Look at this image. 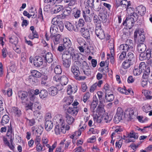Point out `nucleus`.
I'll list each match as a JSON object with an SVG mask.
<instances>
[{
	"label": "nucleus",
	"mask_w": 152,
	"mask_h": 152,
	"mask_svg": "<svg viewBox=\"0 0 152 152\" xmlns=\"http://www.w3.org/2000/svg\"><path fill=\"white\" fill-rule=\"evenodd\" d=\"M126 59L134 64L135 58L133 54L131 52L129 53L126 56Z\"/></svg>",
	"instance_id": "obj_28"
},
{
	"label": "nucleus",
	"mask_w": 152,
	"mask_h": 152,
	"mask_svg": "<svg viewBox=\"0 0 152 152\" xmlns=\"http://www.w3.org/2000/svg\"><path fill=\"white\" fill-rule=\"evenodd\" d=\"M123 111L122 109L120 107H118L117 109V112L115 115L122 118V117L123 116Z\"/></svg>",
	"instance_id": "obj_53"
},
{
	"label": "nucleus",
	"mask_w": 152,
	"mask_h": 152,
	"mask_svg": "<svg viewBox=\"0 0 152 152\" xmlns=\"http://www.w3.org/2000/svg\"><path fill=\"white\" fill-rule=\"evenodd\" d=\"M82 69L85 75H88L90 74L91 69L87 62L85 61H83L82 63Z\"/></svg>",
	"instance_id": "obj_10"
},
{
	"label": "nucleus",
	"mask_w": 152,
	"mask_h": 152,
	"mask_svg": "<svg viewBox=\"0 0 152 152\" xmlns=\"http://www.w3.org/2000/svg\"><path fill=\"white\" fill-rule=\"evenodd\" d=\"M73 11V15L75 18H78L80 17L81 14L80 10L74 8Z\"/></svg>",
	"instance_id": "obj_40"
},
{
	"label": "nucleus",
	"mask_w": 152,
	"mask_h": 152,
	"mask_svg": "<svg viewBox=\"0 0 152 152\" xmlns=\"http://www.w3.org/2000/svg\"><path fill=\"white\" fill-rule=\"evenodd\" d=\"M100 115L99 116L97 115H94V119L95 121H96L97 122L100 123L101 122L102 120L101 118V116L100 117Z\"/></svg>",
	"instance_id": "obj_54"
},
{
	"label": "nucleus",
	"mask_w": 152,
	"mask_h": 152,
	"mask_svg": "<svg viewBox=\"0 0 152 152\" xmlns=\"http://www.w3.org/2000/svg\"><path fill=\"white\" fill-rule=\"evenodd\" d=\"M65 26L69 31H72L74 29V26L69 22H66L65 24Z\"/></svg>",
	"instance_id": "obj_48"
},
{
	"label": "nucleus",
	"mask_w": 152,
	"mask_h": 152,
	"mask_svg": "<svg viewBox=\"0 0 152 152\" xmlns=\"http://www.w3.org/2000/svg\"><path fill=\"white\" fill-rule=\"evenodd\" d=\"M80 32L82 36L87 39H90V34L88 30L84 28H81Z\"/></svg>",
	"instance_id": "obj_14"
},
{
	"label": "nucleus",
	"mask_w": 152,
	"mask_h": 152,
	"mask_svg": "<svg viewBox=\"0 0 152 152\" xmlns=\"http://www.w3.org/2000/svg\"><path fill=\"white\" fill-rule=\"evenodd\" d=\"M135 21V20L133 19L132 16L129 15L127 17L124 24L127 26L129 28H131L133 26Z\"/></svg>",
	"instance_id": "obj_7"
},
{
	"label": "nucleus",
	"mask_w": 152,
	"mask_h": 152,
	"mask_svg": "<svg viewBox=\"0 0 152 152\" xmlns=\"http://www.w3.org/2000/svg\"><path fill=\"white\" fill-rule=\"evenodd\" d=\"M77 64L76 62H74L73 65L71 67V71L75 78L79 80V76L80 75V72L79 67L77 65Z\"/></svg>",
	"instance_id": "obj_4"
},
{
	"label": "nucleus",
	"mask_w": 152,
	"mask_h": 152,
	"mask_svg": "<svg viewBox=\"0 0 152 152\" xmlns=\"http://www.w3.org/2000/svg\"><path fill=\"white\" fill-rule=\"evenodd\" d=\"M34 115L38 118V120L39 119H41L42 117V114L40 112L38 111L37 110L34 111Z\"/></svg>",
	"instance_id": "obj_64"
},
{
	"label": "nucleus",
	"mask_w": 152,
	"mask_h": 152,
	"mask_svg": "<svg viewBox=\"0 0 152 152\" xmlns=\"http://www.w3.org/2000/svg\"><path fill=\"white\" fill-rule=\"evenodd\" d=\"M94 23L96 24V26H101V25L100 24L101 21L99 17H98L97 16H94Z\"/></svg>",
	"instance_id": "obj_60"
},
{
	"label": "nucleus",
	"mask_w": 152,
	"mask_h": 152,
	"mask_svg": "<svg viewBox=\"0 0 152 152\" xmlns=\"http://www.w3.org/2000/svg\"><path fill=\"white\" fill-rule=\"evenodd\" d=\"M33 109L34 110H40L41 108V106L40 103L38 102H35L33 103Z\"/></svg>",
	"instance_id": "obj_49"
},
{
	"label": "nucleus",
	"mask_w": 152,
	"mask_h": 152,
	"mask_svg": "<svg viewBox=\"0 0 152 152\" xmlns=\"http://www.w3.org/2000/svg\"><path fill=\"white\" fill-rule=\"evenodd\" d=\"M60 83L62 85H66L68 83V78L65 76H63L61 77L60 80Z\"/></svg>",
	"instance_id": "obj_38"
},
{
	"label": "nucleus",
	"mask_w": 152,
	"mask_h": 152,
	"mask_svg": "<svg viewBox=\"0 0 152 152\" xmlns=\"http://www.w3.org/2000/svg\"><path fill=\"white\" fill-rule=\"evenodd\" d=\"M94 0H87V1L85 3V4L87 7H92L94 5Z\"/></svg>",
	"instance_id": "obj_57"
},
{
	"label": "nucleus",
	"mask_w": 152,
	"mask_h": 152,
	"mask_svg": "<svg viewBox=\"0 0 152 152\" xmlns=\"http://www.w3.org/2000/svg\"><path fill=\"white\" fill-rule=\"evenodd\" d=\"M120 2L121 6L126 8L127 11H128V10L130 8L132 9V8L130 7V1H128L126 0H123Z\"/></svg>",
	"instance_id": "obj_21"
},
{
	"label": "nucleus",
	"mask_w": 152,
	"mask_h": 152,
	"mask_svg": "<svg viewBox=\"0 0 152 152\" xmlns=\"http://www.w3.org/2000/svg\"><path fill=\"white\" fill-rule=\"evenodd\" d=\"M33 103L30 102L29 103L27 104L26 106V110H31L33 111Z\"/></svg>",
	"instance_id": "obj_62"
},
{
	"label": "nucleus",
	"mask_w": 152,
	"mask_h": 152,
	"mask_svg": "<svg viewBox=\"0 0 152 152\" xmlns=\"http://www.w3.org/2000/svg\"><path fill=\"white\" fill-rule=\"evenodd\" d=\"M143 105L142 107L143 111L146 113L149 112L148 115L149 116L152 115V111H150L152 109V106L148 103H145L143 104Z\"/></svg>",
	"instance_id": "obj_12"
},
{
	"label": "nucleus",
	"mask_w": 152,
	"mask_h": 152,
	"mask_svg": "<svg viewBox=\"0 0 152 152\" xmlns=\"http://www.w3.org/2000/svg\"><path fill=\"white\" fill-rule=\"evenodd\" d=\"M139 69L142 72H143L146 68V64L144 62H141L139 64Z\"/></svg>",
	"instance_id": "obj_63"
},
{
	"label": "nucleus",
	"mask_w": 152,
	"mask_h": 152,
	"mask_svg": "<svg viewBox=\"0 0 152 152\" xmlns=\"http://www.w3.org/2000/svg\"><path fill=\"white\" fill-rule=\"evenodd\" d=\"M70 54L71 56H72V61H74V62H76L77 64H79V62L78 61V60L79 58V54L77 53H75L74 52H72Z\"/></svg>",
	"instance_id": "obj_27"
},
{
	"label": "nucleus",
	"mask_w": 152,
	"mask_h": 152,
	"mask_svg": "<svg viewBox=\"0 0 152 152\" xmlns=\"http://www.w3.org/2000/svg\"><path fill=\"white\" fill-rule=\"evenodd\" d=\"M95 33L97 36L100 39H102L105 38V35L103 30L101 28V26H96Z\"/></svg>",
	"instance_id": "obj_6"
},
{
	"label": "nucleus",
	"mask_w": 152,
	"mask_h": 152,
	"mask_svg": "<svg viewBox=\"0 0 152 152\" xmlns=\"http://www.w3.org/2000/svg\"><path fill=\"white\" fill-rule=\"evenodd\" d=\"M127 137L129 138L128 142H134L138 137L137 134L133 131H132L130 133L127 134Z\"/></svg>",
	"instance_id": "obj_9"
},
{
	"label": "nucleus",
	"mask_w": 152,
	"mask_h": 152,
	"mask_svg": "<svg viewBox=\"0 0 152 152\" xmlns=\"http://www.w3.org/2000/svg\"><path fill=\"white\" fill-rule=\"evenodd\" d=\"M43 61V60L41 57L36 56L34 59V64L37 67H39L42 65Z\"/></svg>",
	"instance_id": "obj_11"
},
{
	"label": "nucleus",
	"mask_w": 152,
	"mask_h": 152,
	"mask_svg": "<svg viewBox=\"0 0 152 152\" xmlns=\"http://www.w3.org/2000/svg\"><path fill=\"white\" fill-rule=\"evenodd\" d=\"M9 120V116L7 115H4L2 117L1 123L3 125L4 124H6L8 123Z\"/></svg>",
	"instance_id": "obj_44"
},
{
	"label": "nucleus",
	"mask_w": 152,
	"mask_h": 152,
	"mask_svg": "<svg viewBox=\"0 0 152 152\" xmlns=\"http://www.w3.org/2000/svg\"><path fill=\"white\" fill-rule=\"evenodd\" d=\"M11 112L16 117H20L22 115V112L21 110L16 107H13Z\"/></svg>",
	"instance_id": "obj_18"
},
{
	"label": "nucleus",
	"mask_w": 152,
	"mask_h": 152,
	"mask_svg": "<svg viewBox=\"0 0 152 152\" xmlns=\"http://www.w3.org/2000/svg\"><path fill=\"white\" fill-rule=\"evenodd\" d=\"M50 94L52 96H54L57 94L58 92L57 88L54 86H51L48 89Z\"/></svg>",
	"instance_id": "obj_26"
},
{
	"label": "nucleus",
	"mask_w": 152,
	"mask_h": 152,
	"mask_svg": "<svg viewBox=\"0 0 152 152\" xmlns=\"http://www.w3.org/2000/svg\"><path fill=\"white\" fill-rule=\"evenodd\" d=\"M142 93L145 96L147 99H152V96H151V92L150 91L143 90L142 91Z\"/></svg>",
	"instance_id": "obj_32"
},
{
	"label": "nucleus",
	"mask_w": 152,
	"mask_h": 152,
	"mask_svg": "<svg viewBox=\"0 0 152 152\" xmlns=\"http://www.w3.org/2000/svg\"><path fill=\"white\" fill-rule=\"evenodd\" d=\"M104 106L99 105L97 107V111L98 112L99 115H101L105 113V110L104 108Z\"/></svg>",
	"instance_id": "obj_45"
},
{
	"label": "nucleus",
	"mask_w": 152,
	"mask_h": 152,
	"mask_svg": "<svg viewBox=\"0 0 152 152\" xmlns=\"http://www.w3.org/2000/svg\"><path fill=\"white\" fill-rule=\"evenodd\" d=\"M65 120L67 124L72 125L74 122L75 119L69 114H66L65 116Z\"/></svg>",
	"instance_id": "obj_23"
},
{
	"label": "nucleus",
	"mask_w": 152,
	"mask_h": 152,
	"mask_svg": "<svg viewBox=\"0 0 152 152\" xmlns=\"http://www.w3.org/2000/svg\"><path fill=\"white\" fill-rule=\"evenodd\" d=\"M61 35L60 34L54 35L51 37L52 39L54 45H57L60 43Z\"/></svg>",
	"instance_id": "obj_22"
},
{
	"label": "nucleus",
	"mask_w": 152,
	"mask_h": 152,
	"mask_svg": "<svg viewBox=\"0 0 152 152\" xmlns=\"http://www.w3.org/2000/svg\"><path fill=\"white\" fill-rule=\"evenodd\" d=\"M126 53L125 51H123L119 56L118 60L120 61H122L126 58Z\"/></svg>",
	"instance_id": "obj_58"
},
{
	"label": "nucleus",
	"mask_w": 152,
	"mask_h": 152,
	"mask_svg": "<svg viewBox=\"0 0 152 152\" xmlns=\"http://www.w3.org/2000/svg\"><path fill=\"white\" fill-rule=\"evenodd\" d=\"M48 95V93L45 90H42L39 92V96L42 99L46 97Z\"/></svg>",
	"instance_id": "obj_42"
},
{
	"label": "nucleus",
	"mask_w": 152,
	"mask_h": 152,
	"mask_svg": "<svg viewBox=\"0 0 152 152\" xmlns=\"http://www.w3.org/2000/svg\"><path fill=\"white\" fill-rule=\"evenodd\" d=\"M146 49V46L144 43L138 44L137 45V50L139 53L144 52Z\"/></svg>",
	"instance_id": "obj_25"
},
{
	"label": "nucleus",
	"mask_w": 152,
	"mask_h": 152,
	"mask_svg": "<svg viewBox=\"0 0 152 152\" xmlns=\"http://www.w3.org/2000/svg\"><path fill=\"white\" fill-rule=\"evenodd\" d=\"M134 112L133 110L131 108H128L125 111L124 117L126 118L131 120L134 117Z\"/></svg>",
	"instance_id": "obj_8"
},
{
	"label": "nucleus",
	"mask_w": 152,
	"mask_h": 152,
	"mask_svg": "<svg viewBox=\"0 0 152 152\" xmlns=\"http://www.w3.org/2000/svg\"><path fill=\"white\" fill-rule=\"evenodd\" d=\"M64 46L66 48H70L71 45V42L68 38H65L63 39Z\"/></svg>",
	"instance_id": "obj_34"
},
{
	"label": "nucleus",
	"mask_w": 152,
	"mask_h": 152,
	"mask_svg": "<svg viewBox=\"0 0 152 152\" xmlns=\"http://www.w3.org/2000/svg\"><path fill=\"white\" fill-rule=\"evenodd\" d=\"M36 145V148L37 151L39 152H41L44 150V149H43V146H42L40 143L37 144Z\"/></svg>",
	"instance_id": "obj_59"
},
{
	"label": "nucleus",
	"mask_w": 152,
	"mask_h": 152,
	"mask_svg": "<svg viewBox=\"0 0 152 152\" xmlns=\"http://www.w3.org/2000/svg\"><path fill=\"white\" fill-rule=\"evenodd\" d=\"M78 109L75 107H69L67 109V112L73 116H76L77 114Z\"/></svg>",
	"instance_id": "obj_17"
},
{
	"label": "nucleus",
	"mask_w": 152,
	"mask_h": 152,
	"mask_svg": "<svg viewBox=\"0 0 152 152\" xmlns=\"http://www.w3.org/2000/svg\"><path fill=\"white\" fill-rule=\"evenodd\" d=\"M63 8V7L62 5H54L52 9L51 12L53 13H57L61 11Z\"/></svg>",
	"instance_id": "obj_20"
},
{
	"label": "nucleus",
	"mask_w": 152,
	"mask_h": 152,
	"mask_svg": "<svg viewBox=\"0 0 152 152\" xmlns=\"http://www.w3.org/2000/svg\"><path fill=\"white\" fill-rule=\"evenodd\" d=\"M58 29L55 25L53 24L50 27V32L52 35H54L57 32Z\"/></svg>",
	"instance_id": "obj_39"
},
{
	"label": "nucleus",
	"mask_w": 152,
	"mask_h": 152,
	"mask_svg": "<svg viewBox=\"0 0 152 152\" xmlns=\"http://www.w3.org/2000/svg\"><path fill=\"white\" fill-rule=\"evenodd\" d=\"M18 96L22 103H26L27 100L28 95L27 92L24 91H19L18 93Z\"/></svg>",
	"instance_id": "obj_5"
},
{
	"label": "nucleus",
	"mask_w": 152,
	"mask_h": 152,
	"mask_svg": "<svg viewBox=\"0 0 152 152\" xmlns=\"http://www.w3.org/2000/svg\"><path fill=\"white\" fill-rule=\"evenodd\" d=\"M71 9L69 7H67L65 10L64 11L62 14L61 15H58V16H60L61 17H64V18H65L66 16H67L69 15L71 12Z\"/></svg>",
	"instance_id": "obj_33"
},
{
	"label": "nucleus",
	"mask_w": 152,
	"mask_h": 152,
	"mask_svg": "<svg viewBox=\"0 0 152 152\" xmlns=\"http://www.w3.org/2000/svg\"><path fill=\"white\" fill-rule=\"evenodd\" d=\"M31 75H30L29 77V78L30 79V81L31 80L33 81L32 79L33 78H39L41 76V73L39 72L36 70H33L31 72Z\"/></svg>",
	"instance_id": "obj_15"
},
{
	"label": "nucleus",
	"mask_w": 152,
	"mask_h": 152,
	"mask_svg": "<svg viewBox=\"0 0 152 152\" xmlns=\"http://www.w3.org/2000/svg\"><path fill=\"white\" fill-rule=\"evenodd\" d=\"M64 17H62L60 16H57L56 17L53 18L52 20V24L57 26L61 31L62 32L64 28V24L61 20L62 19L64 18Z\"/></svg>",
	"instance_id": "obj_3"
},
{
	"label": "nucleus",
	"mask_w": 152,
	"mask_h": 152,
	"mask_svg": "<svg viewBox=\"0 0 152 152\" xmlns=\"http://www.w3.org/2000/svg\"><path fill=\"white\" fill-rule=\"evenodd\" d=\"M92 8H93L96 11H99L101 8V3L99 2H95Z\"/></svg>",
	"instance_id": "obj_43"
},
{
	"label": "nucleus",
	"mask_w": 152,
	"mask_h": 152,
	"mask_svg": "<svg viewBox=\"0 0 152 152\" xmlns=\"http://www.w3.org/2000/svg\"><path fill=\"white\" fill-rule=\"evenodd\" d=\"M104 90L106 93H110L111 92L109 86L108 84L106 83L105 84L104 87Z\"/></svg>",
	"instance_id": "obj_61"
},
{
	"label": "nucleus",
	"mask_w": 152,
	"mask_h": 152,
	"mask_svg": "<svg viewBox=\"0 0 152 152\" xmlns=\"http://www.w3.org/2000/svg\"><path fill=\"white\" fill-rule=\"evenodd\" d=\"M140 53L139 57L140 60H143L146 59H149V58H148V54L147 51L146 53H145L144 52Z\"/></svg>",
	"instance_id": "obj_41"
},
{
	"label": "nucleus",
	"mask_w": 152,
	"mask_h": 152,
	"mask_svg": "<svg viewBox=\"0 0 152 152\" xmlns=\"http://www.w3.org/2000/svg\"><path fill=\"white\" fill-rule=\"evenodd\" d=\"M48 77L44 75L41 78V84L43 86H49L48 82L47 81Z\"/></svg>",
	"instance_id": "obj_37"
},
{
	"label": "nucleus",
	"mask_w": 152,
	"mask_h": 152,
	"mask_svg": "<svg viewBox=\"0 0 152 152\" xmlns=\"http://www.w3.org/2000/svg\"><path fill=\"white\" fill-rule=\"evenodd\" d=\"M14 39L16 41L13 42L12 41L13 39H12V38H10V42H11L12 43H14L12 46L13 49L17 53H20L21 51L19 46L16 45V44L18 43L17 38L15 37Z\"/></svg>",
	"instance_id": "obj_13"
},
{
	"label": "nucleus",
	"mask_w": 152,
	"mask_h": 152,
	"mask_svg": "<svg viewBox=\"0 0 152 152\" xmlns=\"http://www.w3.org/2000/svg\"><path fill=\"white\" fill-rule=\"evenodd\" d=\"M65 3H68V6H72L75 5L77 2V0H62Z\"/></svg>",
	"instance_id": "obj_51"
},
{
	"label": "nucleus",
	"mask_w": 152,
	"mask_h": 152,
	"mask_svg": "<svg viewBox=\"0 0 152 152\" xmlns=\"http://www.w3.org/2000/svg\"><path fill=\"white\" fill-rule=\"evenodd\" d=\"M58 123V124L56 125L55 128L56 134L57 135L59 134L61 132L63 133H65L66 130H68L69 129H67V125H66L62 118L61 117L59 119Z\"/></svg>",
	"instance_id": "obj_1"
},
{
	"label": "nucleus",
	"mask_w": 152,
	"mask_h": 152,
	"mask_svg": "<svg viewBox=\"0 0 152 152\" xmlns=\"http://www.w3.org/2000/svg\"><path fill=\"white\" fill-rule=\"evenodd\" d=\"M120 49L121 50H124L126 52L128 51L130 48L129 46L126 44H123L120 46Z\"/></svg>",
	"instance_id": "obj_47"
},
{
	"label": "nucleus",
	"mask_w": 152,
	"mask_h": 152,
	"mask_svg": "<svg viewBox=\"0 0 152 152\" xmlns=\"http://www.w3.org/2000/svg\"><path fill=\"white\" fill-rule=\"evenodd\" d=\"M133 64V63L126 59L122 63V67L125 69H127L129 68Z\"/></svg>",
	"instance_id": "obj_29"
},
{
	"label": "nucleus",
	"mask_w": 152,
	"mask_h": 152,
	"mask_svg": "<svg viewBox=\"0 0 152 152\" xmlns=\"http://www.w3.org/2000/svg\"><path fill=\"white\" fill-rule=\"evenodd\" d=\"M62 58L63 66L66 68H69L71 64V56L69 52L64 53L62 55Z\"/></svg>",
	"instance_id": "obj_2"
},
{
	"label": "nucleus",
	"mask_w": 152,
	"mask_h": 152,
	"mask_svg": "<svg viewBox=\"0 0 152 152\" xmlns=\"http://www.w3.org/2000/svg\"><path fill=\"white\" fill-rule=\"evenodd\" d=\"M64 144V142L61 141L60 143V145L56 148L55 152H64V150L62 148Z\"/></svg>",
	"instance_id": "obj_50"
},
{
	"label": "nucleus",
	"mask_w": 152,
	"mask_h": 152,
	"mask_svg": "<svg viewBox=\"0 0 152 152\" xmlns=\"http://www.w3.org/2000/svg\"><path fill=\"white\" fill-rule=\"evenodd\" d=\"M53 126V123L52 121H45V128L48 131H50Z\"/></svg>",
	"instance_id": "obj_30"
},
{
	"label": "nucleus",
	"mask_w": 152,
	"mask_h": 152,
	"mask_svg": "<svg viewBox=\"0 0 152 152\" xmlns=\"http://www.w3.org/2000/svg\"><path fill=\"white\" fill-rule=\"evenodd\" d=\"M142 72H143L139 68L138 66H134L133 72V74L135 76L139 75L142 73Z\"/></svg>",
	"instance_id": "obj_35"
},
{
	"label": "nucleus",
	"mask_w": 152,
	"mask_h": 152,
	"mask_svg": "<svg viewBox=\"0 0 152 152\" xmlns=\"http://www.w3.org/2000/svg\"><path fill=\"white\" fill-rule=\"evenodd\" d=\"M105 98L107 101L108 102H111L114 100V96L113 94L106 93Z\"/></svg>",
	"instance_id": "obj_36"
},
{
	"label": "nucleus",
	"mask_w": 152,
	"mask_h": 152,
	"mask_svg": "<svg viewBox=\"0 0 152 152\" xmlns=\"http://www.w3.org/2000/svg\"><path fill=\"white\" fill-rule=\"evenodd\" d=\"M101 118L102 121L106 123H109L112 120V117L110 115H108V114L105 113L101 116Z\"/></svg>",
	"instance_id": "obj_16"
},
{
	"label": "nucleus",
	"mask_w": 152,
	"mask_h": 152,
	"mask_svg": "<svg viewBox=\"0 0 152 152\" xmlns=\"http://www.w3.org/2000/svg\"><path fill=\"white\" fill-rule=\"evenodd\" d=\"M43 56L45 58L46 62L50 63L53 61V56L50 53L48 52L45 55H44Z\"/></svg>",
	"instance_id": "obj_24"
},
{
	"label": "nucleus",
	"mask_w": 152,
	"mask_h": 152,
	"mask_svg": "<svg viewBox=\"0 0 152 152\" xmlns=\"http://www.w3.org/2000/svg\"><path fill=\"white\" fill-rule=\"evenodd\" d=\"M77 90L76 86L75 87H72V86L69 85L68 86L67 92L68 94H70L72 93H75Z\"/></svg>",
	"instance_id": "obj_31"
},
{
	"label": "nucleus",
	"mask_w": 152,
	"mask_h": 152,
	"mask_svg": "<svg viewBox=\"0 0 152 152\" xmlns=\"http://www.w3.org/2000/svg\"><path fill=\"white\" fill-rule=\"evenodd\" d=\"M145 39V37L143 33L140 34V35L138 40V44L143 43Z\"/></svg>",
	"instance_id": "obj_46"
},
{
	"label": "nucleus",
	"mask_w": 152,
	"mask_h": 152,
	"mask_svg": "<svg viewBox=\"0 0 152 152\" xmlns=\"http://www.w3.org/2000/svg\"><path fill=\"white\" fill-rule=\"evenodd\" d=\"M54 72L56 74H60L62 72L61 66L59 65H57L54 69Z\"/></svg>",
	"instance_id": "obj_52"
},
{
	"label": "nucleus",
	"mask_w": 152,
	"mask_h": 152,
	"mask_svg": "<svg viewBox=\"0 0 152 152\" xmlns=\"http://www.w3.org/2000/svg\"><path fill=\"white\" fill-rule=\"evenodd\" d=\"M56 142L54 143L52 146L49 144L46 145V146L49 148V152H53V149L56 147Z\"/></svg>",
	"instance_id": "obj_55"
},
{
	"label": "nucleus",
	"mask_w": 152,
	"mask_h": 152,
	"mask_svg": "<svg viewBox=\"0 0 152 152\" xmlns=\"http://www.w3.org/2000/svg\"><path fill=\"white\" fill-rule=\"evenodd\" d=\"M105 14H102L99 15V18L101 22H105L107 20Z\"/></svg>",
	"instance_id": "obj_56"
},
{
	"label": "nucleus",
	"mask_w": 152,
	"mask_h": 152,
	"mask_svg": "<svg viewBox=\"0 0 152 152\" xmlns=\"http://www.w3.org/2000/svg\"><path fill=\"white\" fill-rule=\"evenodd\" d=\"M136 9L138 13L141 16L144 15L146 12V8L143 5H140L137 7Z\"/></svg>",
	"instance_id": "obj_19"
}]
</instances>
